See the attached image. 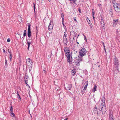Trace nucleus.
I'll list each match as a JSON object with an SVG mask.
<instances>
[{"label": "nucleus", "mask_w": 120, "mask_h": 120, "mask_svg": "<svg viewBox=\"0 0 120 120\" xmlns=\"http://www.w3.org/2000/svg\"><path fill=\"white\" fill-rule=\"evenodd\" d=\"M114 67L115 68V71H116V73H118L119 72V68L120 67V65L119 62L117 58H115Z\"/></svg>", "instance_id": "obj_1"}, {"label": "nucleus", "mask_w": 120, "mask_h": 120, "mask_svg": "<svg viewBox=\"0 0 120 120\" xmlns=\"http://www.w3.org/2000/svg\"><path fill=\"white\" fill-rule=\"evenodd\" d=\"M86 51L84 48H83L79 50V56L81 57H82L86 55Z\"/></svg>", "instance_id": "obj_2"}, {"label": "nucleus", "mask_w": 120, "mask_h": 120, "mask_svg": "<svg viewBox=\"0 0 120 120\" xmlns=\"http://www.w3.org/2000/svg\"><path fill=\"white\" fill-rule=\"evenodd\" d=\"M113 5L115 11L117 12L120 11V5L116 3H113Z\"/></svg>", "instance_id": "obj_3"}, {"label": "nucleus", "mask_w": 120, "mask_h": 120, "mask_svg": "<svg viewBox=\"0 0 120 120\" xmlns=\"http://www.w3.org/2000/svg\"><path fill=\"white\" fill-rule=\"evenodd\" d=\"M100 25L101 27V30L102 31H104L105 30V25L104 21H101Z\"/></svg>", "instance_id": "obj_4"}, {"label": "nucleus", "mask_w": 120, "mask_h": 120, "mask_svg": "<svg viewBox=\"0 0 120 120\" xmlns=\"http://www.w3.org/2000/svg\"><path fill=\"white\" fill-rule=\"evenodd\" d=\"M26 61L27 65L30 66L32 65L33 62L31 59L28 58L26 60Z\"/></svg>", "instance_id": "obj_5"}, {"label": "nucleus", "mask_w": 120, "mask_h": 120, "mask_svg": "<svg viewBox=\"0 0 120 120\" xmlns=\"http://www.w3.org/2000/svg\"><path fill=\"white\" fill-rule=\"evenodd\" d=\"M28 29L27 36L29 38L31 36V32L30 31V23H28Z\"/></svg>", "instance_id": "obj_6"}, {"label": "nucleus", "mask_w": 120, "mask_h": 120, "mask_svg": "<svg viewBox=\"0 0 120 120\" xmlns=\"http://www.w3.org/2000/svg\"><path fill=\"white\" fill-rule=\"evenodd\" d=\"M105 97L103 96L102 97L101 101V106L103 105H105Z\"/></svg>", "instance_id": "obj_7"}, {"label": "nucleus", "mask_w": 120, "mask_h": 120, "mask_svg": "<svg viewBox=\"0 0 120 120\" xmlns=\"http://www.w3.org/2000/svg\"><path fill=\"white\" fill-rule=\"evenodd\" d=\"M102 112L103 114H104L106 111V108L105 105H103L101 106Z\"/></svg>", "instance_id": "obj_8"}, {"label": "nucleus", "mask_w": 120, "mask_h": 120, "mask_svg": "<svg viewBox=\"0 0 120 120\" xmlns=\"http://www.w3.org/2000/svg\"><path fill=\"white\" fill-rule=\"evenodd\" d=\"M52 24L53 23L50 22L48 27V30L50 31L52 30L53 28V25Z\"/></svg>", "instance_id": "obj_9"}, {"label": "nucleus", "mask_w": 120, "mask_h": 120, "mask_svg": "<svg viewBox=\"0 0 120 120\" xmlns=\"http://www.w3.org/2000/svg\"><path fill=\"white\" fill-rule=\"evenodd\" d=\"M64 48V51L65 54H66L68 52H70V50L68 47L67 46H65Z\"/></svg>", "instance_id": "obj_10"}, {"label": "nucleus", "mask_w": 120, "mask_h": 120, "mask_svg": "<svg viewBox=\"0 0 120 120\" xmlns=\"http://www.w3.org/2000/svg\"><path fill=\"white\" fill-rule=\"evenodd\" d=\"M65 38L64 39V38H63L64 43L65 46H67V43L68 42V41L67 40V38Z\"/></svg>", "instance_id": "obj_11"}, {"label": "nucleus", "mask_w": 120, "mask_h": 120, "mask_svg": "<svg viewBox=\"0 0 120 120\" xmlns=\"http://www.w3.org/2000/svg\"><path fill=\"white\" fill-rule=\"evenodd\" d=\"M10 111L11 113V115H10L12 117H14L15 116V115L13 113V109L12 107V106H11V108L10 109Z\"/></svg>", "instance_id": "obj_12"}, {"label": "nucleus", "mask_w": 120, "mask_h": 120, "mask_svg": "<svg viewBox=\"0 0 120 120\" xmlns=\"http://www.w3.org/2000/svg\"><path fill=\"white\" fill-rule=\"evenodd\" d=\"M118 19L116 20L114 19L113 20V26L114 27H115L116 26V25L118 22Z\"/></svg>", "instance_id": "obj_13"}, {"label": "nucleus", "mask_w": 120, "mask_h": 120, "mask_svg": "<svg viewBox=\"0 0 120 120\" xmlns=\"http://www.w3.org/2000/svg\"><path fill=\"white\" fill-rule=\"evenodd\" d=\"M72 57L69 58H67V60L68 62L70 64L72 63Z\"/></svg>", "instance_id": "obj_14"}, {"label": "nucleus", "mask_w": 120, "mask_h": 120, "mask_svg": "<svg viewBox=\"0 0 120 120\" xmlns=\"http://www.w3.org/2000/svg\"><path fill=\"white\" fill-rule=\"evenodd\" d=\"M72 87V85L70 84L67 85L66 86V89L68 90H70L71 88Z\"/></svg>", "instance_id": "obj_15"}, {"label": "nucleus", "mask_w": 120, "mask_h": 120, "mask_svg": "<svg viewBox=\"0 0 120 120\" xmlns=\"http://www.w3.org/2000/svg\"><path fill=\"white\" fill-rule=\"evenodd\" d=\"M65 54L67 58H69L72 57L71 54H70V52H68L66 54Z\"/></svg>", "instance_id": "obj_16"}, {"label": "nucleus", "mask_w": 120, "mask_h": 120, "mask_svg": "<svg viewBox=\"0 0 120 120\" xmlns=\"http://www.w3.org/2000/svg\"><path fill=\"white\" fill-rule=\"evenodd\" d=\"M97 86L95 84L94 85V87L92 89V92L93 93H94L95 91L96 90V88Z\"/></svg>", "instance_id": "obj_17"}, {"label": "nucleus", "mask_w": 120, "mask_h": 120, "mask_svg": "<svg viewBox=\"0 0 120 120\" xmlns=\"http://www.w3.org/2000/svg\"><path fill=\"white\" fill-rule=\"evenodd\" d=\"M80 62H81L78 59L76 62V65L78 66L79 65Z\"/></svg>", "instance_id": "obj_18"}, {"label": "nucleus", "mask_w": 120, "mask_h": 120, "mask_svg": "<svg viewBox=\"0 0 120 120\" xmlns=\"http://www.w3.org/2000/svg\"><path fill=\"white\" fill-rule=\"evenodd\" d=\"M79 60L80 62L83 61L84 60L83 59L82 57H80L78 56V59Z\"/></svg>", "instance_id": "obj_19"}, {"label": "nucleus", "mask_w": 120, "mask_h": 120, "mask_svg": "<svg viewBox=\"0 0 120 120\" xmlns=\"http://www.w3.org/2000/svg\"><path fill=\"white\" fill-rule=\"evenodd\" d=\"M8 52H9V54L10 55L9 56V58H10V61H11V60L12 59V54L11 53V52L8 51Z\"/></svg>", "instance_id": "obj_20"}, {"label": "nucleus", "mask_w": 120, "mask_h": 120, "mask_svg": "<svg viewBox=\"0 0 120 120\" xmlns=\"http://www.w3.org/2000/svg\"><path fill=\"white\" fill-rule=\"evenodd\" d=\"M71 33H73L74 35V36L73 37V39H74V38H75V36L76 37V33H75V32L74 31H71Z\"/></svg>", "instance_id": "obj_21"}, {"label": "nucleus", "mask_w": 120, "mask_h": 120, "mask_svg": "<svg viewBox=\"0 0 120 120\" xmlns=\"http://www.w3.org/2000/svg\"><path fill=\"white\" fill-rule=\"evenodd\" d=\"M67 34H66V30H65V31L64 32V36L65 38H67Z\"/></svg>", "instance_id": "obj_22"}, {"label": "nucleus", "mask_w": 120, "mask_h": 120, "mask_svg": "<svg viewBox=\"0 0 120 120\" xmlns=\"http://www.w3.org/2000/svg\"><path fill=\"white\" fill-rule=\"evenodd\" d=\"M72 74L74 75L76 73V71L75 70H72L71 71Z\"/></svg>", "instance_id": "obj_23"}, {"label": "nucleus", "mask_w": 120, "mask_h": 120, "mask_svg": "<svg viewBox=\"0 0 120 120\" xmlns=\"http://www.w3.org/2000/svg\"><path fill=\"white\" fill-rule=\"evenodd\" d=\"M88 81H86L85 83L84 84L85 85V87H86V88H87L88 84Z\"/></svg>", "instance_id": "obj_24"}, {"label": "nucleus", "mask_w": 120, "mask_h": 120, "mask_svg": "<svg viewBox=\"0 0 120 120\" xmlns=\"http://www.w3.org/2000/svg\"><path fill=\"white\" fill-rule=\"evenodd\" d=\"M28 79L26 80H26H25V83L26 84V86H27L29 88H30V86L28 85L27 84L28 81Z\"/></svg>", "instance_id": "obj_25"}, {"label": "nucleus", "mask_w": 120, "mask_h": 120, "mask_svg": "<svg viewBox=\"0 0 120 120\" xmlns=\"http://www.w3.org/2000/svg\"><path fill=\"white\" fill-rule=\"evenodd\" d=\"M61 16L62 18V21H63V22L64 21V16L63 14H61Z\"/></svg>", "instance_id": "obj_26"}, {"label": "nucleus", "mask_w": 120, "mask_h": 120, "mask_svg": "<svg viewBox=\"0 0 120 120\" xmlns=\"http://www.w3.org/2000/svg\"><path fill=\"white\" fill-rule=\"evenodd\" d=\"M32 41H27V43L28 46H30V45L32 43Z\"/></svg>", "instance_id": "obj_27"}, {"label": "nucleus", "mask_w": 120, "mask_h": 120, "mask_svg": "<svg viewBox=\"0 0 120 120\" xmlns=\"http://www.w3.org/2000/svg\"><path fill=\"white\" fill-rule=\"evenodd\" d=\"M109 13L111 15H112V10L111 9H110L109 10Z\"/></svg>", "instance_id": "obj_28"}, {"label": "nucleus", "mask_w": 120, "mask_h": 120, "mask_svg": "<svg viewBox=\"0 0 120 120\" xmlns=\"http://www.w3.org/2000/svg\"><path fill=\"white\" fill-rule=\"evenodd\" d=\"M26 35V30H24V31L23 36H25Z\"/></svg>", "instance_id": "obj_29"}, {"label": "nucleus", "mask_w": 120, "mask_h": 120, "mask_svg": "<svg viewBox=\"0 0 120 120\" xmlns=\"http://www.w3.org/2000/svg\"><path fill=\"white\" fill-rule=\"evenodd\" d=\"M97 111V107H95L94 108V112H96Z\"/></svg>", "instance_id": "obj_30"}, {"label": "nucleus", "mask_w": 120, "mask_h": 120, "mask_svg": "<svg viewBox=\"0 0 120 120\" xmlns=\"http://www.w3.org/2000/svg\"><path fill=\"white\" fill-rule=\"evenodd\" d=\"M112 113H110L109 114V117L110 119H111L112 118Z\"/></svg>", "instance_id": "obj_31"}, {"label": "nucleus", "mask_w": 120, "mask_h": 120, "mask_svg": "<svg viewBox=\"0 0 120 120\" xmlns=\"http://www.w3.org/2000/svg\"><path fill=\"white\" fill-rule=\"evenodd\" d=\"M17 97L19 99V100L20 101H21V98L20 97V96L18 95V96H17Z\"/></svg>", "instance_id": "obj_32"}, {"label": "nucleus", "mask_w": 120, "mask_h": 120, "mask_svg": "<svg viewBox=\"0 0 120 120\" xmlns=\"http://www.w3.org/2000/svg\"><path fill=\"white\" fill-rule=\"evenodd\" d=\"M25 80H26V79H28L29 80V78L28 77V76H25Z\"/></svg>", "instance_id": "obj_33"}, {"label": "nucleus", "mask_w": 120, "mask_h": 120, "mask_svg": "<svg viewBox=\"0 0 120 120\" xmlns=\"http://www.w3.org/2000/svg\"><path fill=\"white\" fill-rule=\"evenodd\" d=\"M87 22L88 23L89 25L90 26H91V25H92V24L91 23V22H90V20H89V22H88V21H87Z\"/></svg>", "instance_id": "obj_34"}, {"label": "nucleus", "mask_w": 120, "mask_h": 120, "mask_svg": "<svg viewBox=\"0 0 120 120\" xmlns=\"http://www.w3.org/2000/svg\"><path fill=\"white\" fill-rule=\"evenodd\" d=\"M85 90L83 89L81 91L82 93V94H84L85 92Z\"/></svg>", "instance_id": "obj_35"}, {"label": "nucleus", "mask_w": 120, "mask_h": 120, "mask_svg": "<svg viewBox=\"0 0 120 120\" xmlns=\"http://www.w3.org/2000/svg\"><path fill=\"white\" fill-rule=\"evenodd\" d=\"M10 41V38H8L7 40V41L8 42H9Z\"/></svg>", "instance_id": "obj_36"}, {"label": "nucleus", "mask_w": 120, "mask_h": 120, "mask_svg": "<svg viewBox=\"0 0 120 120\" xmlns=\"http://www.w3.org/2000/svg\"><path fill=\"white\" fill-rule=\"evenodd\" d=\"M5 63L6 65L7 64V60H6V59L5 60Z\"/></svg>", "instance_id": "obj_37"}, {"label": "nucleus", "mask_w": 120, "mask_h": 120, "mask_svg": "<svg viewBox=\"0 0 120 120\" xmlns=\"http://www.w3.org/2000/svg\"><path fill=\"white\" fill-rule=\"evenodd\" d=\"M34 12H35V6H34Z\"/></svg>", "instance_id": "obj_38"}, {"label": "nucleus", "mask_w": 120, "mask_h": 120, "mask_svg": "<svg viewBox=\"0 0 120 120\" xmlns=\"http://www.w3.org/2000/svg\"><path fill=\"white\" fill-rule=\"evenodd\" d=\"M92 13H95L94 10V9H92Z\"/></svg>", "instance_id": "obj_39"}, {"label": "nucleus", "mask_w": 120, "mask_h": 120, "mask_svg": "<svg viewBox=\"0 0 120 120\" xmlns=\"http://www.w3.org/2000/svg\"><path fill=\"white\" fill-rule=\"evenodd\" d=\"M94 15H95V13H92V16L93 17H94Z\"/></svg>", "instance_id": "obj_40"}, {"label": "nucleus", "mask_w": 120, "mask_h": 120, "mask_svg": "<svg viewBox=\"0 0 120 120\" xmlns=\"http://www.w3.org/2000/svg\"><path fill=\"white\" fill-rule=\"evenodd\" d=\"M78 11L79 13H81V10L79 8L78 9Z\"/></svg>", "instance_id": "obj_41"}, {"label": "nucleus", "mask_w": 120, "mask_h": 120, "mask_svg": "<svg viewBox=\"0 0 120 120\" xmlns=\"http://www.w3.org/2000/svg\"><path fill=\"white\" fill-rule=\"evenodd\" d=\"M102 44L103 45V47H105V46L104 45V42H102Z\"/></svg>", "instance_id": "obj_42"}, {"label": "nucleus", "mask_w": 120, "mask_h": 120, "mask_svg": "<svg viewBox=\"0 0 120 120\" xmlns=\"http://www.w3.org/2000/svg\"><path fill=\"white\" fill-rule=\"evenodd\" d=\"M31 68H32L31 67H29V70L30 71H31Z\"/></svg>", "instance_id": "obj_43"}, {"label": "nucleus", "mask_w": 120, "mask_h": 120, "mask_svg": "<svg viewBox=\"0 0 120 120\" xmlns=\"http://www.w3.org/2000/svg\"><path fill=\"white\" fill-rule=\"evenodd\" d=\"M74 18V21H75V22H77V21L76 20V19H75V18Z\"/></svg>", "instance_id": "obj_44"}, {"label": "nucleus", "mask_w": 120, "mask_h": 120, "mask_svg": "<svg viewBox=\"0 0 120 120\" xmlns=\"http://www.w3.org/2000/svg\"><path fill=\"white\" fill-rule=\"evenodd\" d=\"M101 21H103V18L101 17Z\"/></svg>", "instance_id": "obj_45"}, {"label": "nucleus", "mask_w": 120, "mask_h": 120, "mask_svg": "<svg viewBox=\"0 0 120 120\" xmlns=\"http://www.w3.org/2000/svg\"><path fill=\"white\" fill-rule=\"evenodd\" d=\"M17 96H18V95L19 96V95L18 93V91H17Z\"/></svg>", "instance_id": "obj_46"}, {"label": "nucleus", "mask_w": 120, "mask_h": 120, "mask_svg": "<svg viewBox=\"0 0 120 120\" xmlns=\"http://www.w3.org/2000/svg\"><path fill=\"white\" fill-rule=\"evenodd\" d=\"M83 35H84V39L85 40V39L86 40V36L84 35V34Z\"/></svg>", "instance_id": "obj_47"}, {"label": "nucleus", "mask_w": 120, "mask_h": 120, "mask_svg": "<svg viewBox=\"0 0 120 120\" xmlns=\"http://www.w3.org/2000/svg\"><path fill=\"white\" fill-rule=\"evenodd\" d=\"M86 88H86V87H84V89H83V90H86Z\"/></svg>", "instance_id": "obj_48"}, {"label": "nucleus", "mask_w": 120, "mask_h": 120, "mask_svg": "<svg viewBox=\"0 0 120 120\" xmlns=\"http://www.w3.org/2000/svg\"><path fill=\"white\" fill-rule=\"evenodd\" d=\"M93 17V19H94V22L95 21V18L94 17H94Z\"/></svg>", "instance_id": "obj_49"}, {"label": "nucleus", "mask_w": 120, "mask_h": 120, "mask_svg": "<svg viewBox=\"0 0 120 120\" xmlns=\"http://www.w3.org/2000/svg\"><path fill=\"white\" fill-rule=\"evenodd\" d=\"M90 28L91 29H92V25H91V26H90Z\"/></svg>", "instance_id": "obj_50"}, {"label": "nucleus", "mask_w": 120, "mask_h": 120, "mask_svg": "<svg viewBox=\"0 0 120 120\" xmlns=\"http://www.w3.org/2000/svg\"><path fill=\"white\" fill-rule=\"evenodd\" d=\"M75 1L73 2L75 4H76V2L75 1Z\"/></svg>", "instance_id": "obj_51"}, {"label": "nucleus", "mask_w": 120, "mask_h": 120, "mask_svg": "<svg viewBox=\"0 0 120 120\" xmlns=\"http://www.w3.org/2000/svg\"><path fill=\"white\" fill-rule=\"evenodd\" d=\"M62 24L63 25V26H64H64H65V25H64V22H63V21H62Z\"/></svg>", "instance_id": "obj_52"}, {"label": "nucleus", "mask_w": 120, "mask_h": 120, "mask_svg": "<svg viewBox=\"0 0 120 120\" xmlns=\"http://www.w3.org/2000/svg\"><path fill=\"white\" fill-rule=\"evenodd\" d=\"M29 47H30V46H28L27 49L28 50H29Z\"/></svg>", "instance_id": "obj_53"}, {"label": "nucleus", "mask_w": 120, "mask_h": 120, "mask_svg": "<svg viewBox=\"0 0 120 120\" xmlns=\"http://www.w3.org/2000/svg\"><path fill=\"white\" fill-rule=\"evenodd\" d=\"M3 52L5 53V51L4 49H3Z\"/></svg>", "instance_id": "obj_54"}, {"label": "nucleus", "mask_w": 120, "mask_h": 120, "mask_svg": "<svg viewBox=\"0 0 120 120\" xmlns=\"http://www.w3.org/2000/svg\"><path fill=\"white\" fill-rule=\"evenodd\" d=\"M104 50L106 52V50H105V47H104Z\"/></svg>", "instance_id": "obj_55"}, {"label": "nucleus", "mask_w": 120, "mask_h": 120, "mask_svg": "<svg viewBox=\"0 0 120 120\" xmlns=\"http://www.w3.org/2000/svg\"><path fill=\"white\" fill-rule=\"evenodd\" d=\"M43 71H44V72L45 73H46V71H45V70H43Z\"/></svg>", "instance_id": "obj_56"}, {"label": "nucleus", "mask_w": 120, "mask_h": 120, "mask_svg": "<svg viewBox=\"0 0 120 120\" xmlns=\"http://www.w3.org/2000/svg\"><path fill=\"white\" fill-rule=\"evenodd\" d=\"M110 119V120H114L112 118Z\"/></svg>", "instance_id": "obj_57"}, {"label": "nucleus", "mask_w": 120, "mask_h": 120, "mask_svg": "<svg viewBox=\"0 0 120 120\" xmlns=\"http://www.w3.org/2000/svg\"><path fill=\"white\" fill-rule=\"evenodd\" d=\"M98 6H100V5H101V4H98Z\"/></svg>", "instance_id": "obj_58"}, {"label": "nucleus", "mask_w": 120, "mask_h": 120, "mask_svg": "<svg viewBox=\"0 0 120 120\" xmlns=\"http://www.w3.org/2000/svg\"><path fill=\"white\" fill-rule=\"evenodd\" d=\"M68 119V118H66V119H65L64 120H67Z\"/></svg>", "instance_id": "obj_59"}, {"label": "nucleus", "mask_w": 120, "mask_h": 120, "mask_svg": "<svg viewBox=\"0 0 120 120\" xmlns=\"http://www.w3.org/2000/svg\"><path fill=\"white\" fill-rule=\"evenodd\" d=\"M33 4L34 5V6H35V4H34V3H33Z\"/></svg>", "instance_id": "obj_60"}, {"label": "nucleus", "mask_w": 120, "mask_h": 120, "mask_svg": "<svg viewBox=\"0 0 120 120\" xmlns=\"http://www.w3.org/2000/svg\"><path fill=\"white\" fill-rule=\"evenodd\" d=\"M22 38H23V40H22V41H23V40H24V38H23V37H22Z\"/></svg>", "instance_id": "obj_61"}, {"label": "nucleus", "mask_w": 120, "mask_h": 120, "mask_svg": "<svg viewBox=\"0 0 120 120\" xmlns=\"http://www.w3.org/2000/svg\"><path fill=\"white\" fill-rule=\"evenodd\" d=\"M28 40H30V38H29V39H28Z\"/></svg>", "instance_id": "obj_62"}, {"label": "nucleus", "mask_w": 120, "mask_h": 120, "mask_svg": "<svg viewBox=\"0 0 120 120\" xmlns=\"http://www.w3.org/2000/svg\"><path fill=\"white\" fill-rule=\"evenodd\" d=\"M48 1L49 2H50L51 1L50 0H48Z\"/></svg>", "instance_id": "obj_63"}, {"label": "nucleus", "mask_w": 120, "mask_h": 120, "mask_svg": "<svg viewBox=\"0 0 120 120\" xmlns=\"http://www.w3.org/2000/svg\"><path fill=\"white\" fill-rule=\"evenodd\" d=\"M77 43L78 44H79V43L78 42H77Z\"/></svg>", "instance_id": "obj_64"}]
</instances>
